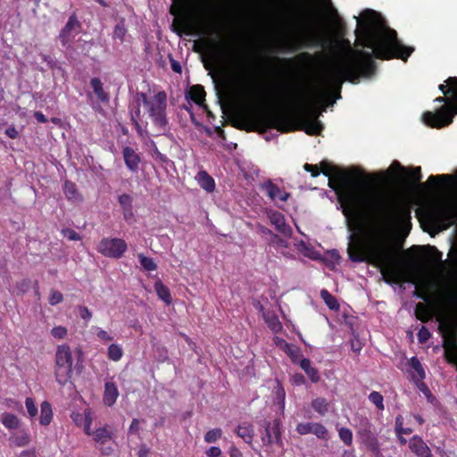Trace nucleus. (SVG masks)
Returning <instances> with one entry per match:
<instances>
[{
    "mask_svg": "<svg viewBox=\"0 0 457 457\" xmlns=\"http://www.w3.org/2000/svg\"><path fill=\"white\" fill-rule=\"evenodd\" d=\"M321 172L329 177L328 185L338 193L348 230L347 253L353 262H368L379 268L386 282L409 281V275L393 257L391 232L399 221L411 219L408 207H395L368 186L348 183L345 171L327 162Z\"/></svg>",
    "mask_w": 457,
    "mask_h": 457,
    "instance_id": "nucleus-1",
    "label": "nucleus"
},
{
    "mask_svg": "<svg viewBox=\"0 0 457 457\" xmlns=\"http://www.w3.org/2000/svg\"><path fill=\"white\" fill-rule=\"evenodd\" d=\"M345 52L336 58L328 67L326 75L320 87L308 93H301L283 100L286 105L311 112L324 100L332 90L337 91V98H340V91L344 81L353 84L360 82L361 77H370L375 72L376 65L372 54L363 50H354L349 40L344 39Z\"/></svg>",
    "mask_w": 457,
    "mask_h": 457,
    "instance_id": "nucleus-2",
    "label": "nucleus"
},
{
    "mask_svg": "<svg viewBox=\"0 0 457 457\" xmlns=\"http://www.w3.org/2000/svg\"><path fill=\"white\" fill-rule=\"evenodd\" d=\"M357 26L354 30L356 44L372 50L376 58L389 60L400 58L406 62L414 51L403 46L395 29L389 28L383 16L371 9L364 10L360 17L354 16Z\"/></svg>",
    "mask_w": 457,
    "mask_h": 457,
    "instance_id": "nucleus-3",
    "label": "nucleus"
},
{
    "mask_svg": "<svg viewBox=\"0 0 457 457\" xmlns=\"http://www.w3.org/2000/svg\"><path fill=\"white\" fill-rule=\"evenodd\" d=\"M429 295L443 337L445 356L449 362H457V284L442 278Z\"/></svg>",
    "mask_w": 457,
    "mask_h": 457,
    "instance_id": "nucleus-4",
    "label": "nucleus"
},
{
    "mask_svg": "<svg viewBox=\"0 0 457 457\" xmlns=\"http://www.w3.org/2000/svg\"><path fill=\"white\" fill-rule=\"evenodd\" d=\"M286 46L292 52L303 48L322 49L325 42L321 32L309 17L287 21L282 26Z\"/></svg>",
    "mask_w": 457,
    "mask_h": 457,
    "instance_id": "nucleus-5",
    "label": "nucleus"
},
{
    "mask_svg": "<svg viewBox=\"0 0 457 457\" xmlns=\"http://www.w3.org/2000/svg\"><path fill=\"white\" fill-rule=\"evenodd\" d=\"M446 86L440 85L439 89L447 95L449 92L454 94L453 99L450 100L448 104L439 107L436 112H425L422 115L423 122L431 128L441 129L450 125L453 122L454 113H457V78H449Z\"/></svg>",
    "mask_w": 457,
    "mask_h": 457,
    "instance_id": "nucleus-6",
    "label": "nucleus"
},
{
    "mask_svg": "<svg viewBox=\"0 0 457 457\" xmlns=\"http://www.w3.org/2000/svg\"><path fill=\"white\" fill-rule=\"evenodd\" d=\"M79 357L74 368L72 366L73 360L71 347L66 345H58L55 352V365H54V377L56 382L64 386L71 382L73 371L75 370L78 375L82 372L83 366L80 363L81 352L78 351Z\"/></svg>",
    "mask_w": 457,
    "mask_h": 457,
    "instance_id": "nucleus-7",
    "label": "nucleus"
},
{
    "mask_svg": "<svg viewBox=\"0 0 457 457\" xmlns=\"http://www.w3.org/2000/svg\"><path fill=\"white\" fill-rule=\"evenodd\" d=\"M236 127L239 129L246 131H261L262 133L267 131L269 129H280L281 124L277 116L265 115V116H250L244 117L237 122Z\"/></svg>",
    "mask_w": 457,
    "mask_h": 457,
    "instance_id": "nucleus-8",
    "label": "nucleus"
},
{
    "mask_svg": "<svg viewBox=\"0 0 457 457\" xmlns=\"http://www.w3.org/2000/svg\"><path fill=\"white\" fill-rule=\"evenodd\" d=\"M179 27L187 35H212L216 30V26L213 22H206L199 18L191 19L188 16L179 21Z\"/></svg>",
    "mask_w": 457,
    "mask_h": 457,
    "instance_id": "nucleus-9",
    "label": "nucleus"
},
{
    "mask_svg": "<svg viewBox=\"0 0 457 457\" xmlns=\"http://www.w3.org/2000/svg\"><path fill=\"white\" fill-rule=\"evenodd\" d=\"M127 243L121 238H103L98 245V252L103 255L119 259L127 251Z\"/></svg>",
    "mask_w": 457,
    "mask_h": 457,
    "instance_id": "nucleus-10",
    "label": "nucleus"
},
{
    "mask_svg": "<svg viewBox=\"0 0 457 457\" xmlns=\"http://www.w3.org/2000/svg\"><path fill=\"white\" fill-rule=\"evenodd\" d=\"M262 426L264 428V433L262 435V442L264 445H271L276 444L279 447L283 446L281 436V422L279 420L269 421L263 420Z\"/></svg>",
    "mask_w": 457,
    "mask_h": 457,
    "instance_id": "nucleus-11",
    "label": "nucleus"
},
{
    "mask_svg": "<svg viewBox=\"0 0 457 457\" xmlns=\"http://www.w3.org/2000/svg\"><path fill=\"white\" fill-rule=\"evenodd\" d=\"M81 23L79 21L76 14H71L65 26L59 33L58 39L61 41L62 46L69 48L75 37L80 32Z\"/></svg>",
    "mask_w": 457,
    "mask_h": 457,
    "instance_id": "nucleus-12",
    "label": "nucleus"
},
{
    "mask_svg": "<svg viewBox=\"0 0 457 457\" xmlns=\"http://www.w3.org/2000/svg\"><path fill=\"white\" fill-rule=\"evenodd\" d=\"M435 218L441 229H447L457 220V207L453 204H442L435 212Z\"/></svg>",
    "mask_w": 457,
    "mask_h": 457,
    "instance_id": "nucleus-13",
    "label": "nucleus"
},
{
    "mask_svg": "<svg viewBox=\"0 0 457 457\" xmlns=\"http://www.w3.org/2000/svg\"><path fill=\"white\" fill-rule=\"evenodd\" d=\"M358 435L361 437V442L367 446V448L375 454L379 453L380 445L378 438L371 431V424L368 420L361 422V426L358 431Z\"/></svg>",
    "mask_w": 457,
    "mask_h": 457,
    "instance_id": "nucleus-14",
    "label": "nucleus"
},
{
    "mask_svg": "<svg viewBox=\"0 0 457 457\" xmlns=\"http://www.w3.org/2000/svg\"><path fill=\"white\" fill-rule=\"evenodd\" d=\"M389 170L391 172L397 170L402 171L403 174L401 175L399 180L400 182L406 185H415L420 183L422 179L420 167H414L411 170V174H406V170L401 165V163L397 161H395L389 167Z\"/></svg>",
    "mask_w": 457,
    "mask_h": 457,
    "instance_id": "nucleus-15",
    "label": "nucleus"
},
{
    "mask_svg": "<svg viewBox=\"0 0 457 457\" xmlns=\"http://www.w3.org/2000/svg\"><path fill=\"white\" fill-rule=\"evenodd\" d=\"M295 430L300 435L313 434L320 439L328 440V429L317 422L299 423Z\"/></svg>",
    "mask_w": 457,
    "mask_h": 457,
    "instance_id": "nucleus-16",
    "label": "nucleus"
},
{
    "mask_svg": "<svg viewBox=\"0 0 457 457\" xmlns=\"http://www.w3.org/2000/svg\"><path fill=\"white\" fill-rule=\"evenodd\" d=\"M267 216L278 233L287 237H291L292 228L286 223L285 216L281 212L270 210L267 212Z\"/></svg>",
    "mask_w": 457,
    "mask_h": 457,
    "instance_id": "nucleus-17",
    "label": "nucleus"
},
{
    "mask_svg": "<svg viewBox=\"0 0 457 457\" xmlns=\"http://www.w3.org/2000/svg\"><path fill=\"white\" fill-rule=\"evenodd\" d=\"M409 448L417 457H433L429 447L419 436H413L409 440Z\"/></svg>",
    "mask_w": 457,
    "mask_h": 457,
    "instance_id": "nucleus-18",
    "label": "nucleus"
},
{
    "mask_svg": "<svg viewBox=\"0 0 457 457\" xmlns=\"http://www.w3.org/2000/svg\"><path fill=\"white\" fill-rule=\"evenodd\" d=\"M148 109L149 116L166 111L167 96L164 91H160L154 95V99L145 105Z\"/></svg>",
    "mask_w": 457,
    "mask_h": 457,
    "instance_id": "nucleus-19",
    "label": "nucleus"
},
{
    "mask_svg": "<svg viewBox=\"0 0 457 457\" xmlns=\"http://www.w3.org/2000/svg\"><path fill=\"white\" fill-rule=\"evenodd\" d=\"M122 154L127 168L132 172H137L141 162L140 156L129 146H125L122 149Z\"/></svg>",
    "mask_w": 457,
    "mask_h": 457,
    "instance_id": "nucleus-20",
    "label": "nucleus"
},
{
    "mask_svg": "<svg viewBox=\"0 0 457 457\" xmlns=\"http://www.w3.org/2000/svg\"><path fill=\"white\" fill-rule=\"evenodd\" d=\"M318 114L307 116L303 120L304 131L309 135H319L323 129V124L318 120Z\"/></svg>",
    "mask_w": 457,
    "mask_h": 457,
    "instance_id": "nucleus-21",
    "label": "nucleus"
},
{
    "mask_svg": "<svg viewBox=\"0 0 457 457\" xmlns=\"http://www.w3.org/2000/svg\"><path fill=\"white\" fill-rule=\"evenodd\" d=\"M261 187L267 192L268 196L271 200H274L275 198L278 197L279 200L286 202L290 196L289 193H282L280 188L277 185H275L270 179L262 184Z\"/></svg>",
    "mask_w": 457,
    "mask_h": 457,
    "instance_id": "nucleus-22",
    "label": "nucleus"
},
{
    "mask_svg": "<svg viewBox=\"0 0 457 457\" xmlns=\"http://www.w3.org/2000/svg\"><path fill=\"white\" fill-rule=\"evenodd\" d=\"M71 418L77 426H83L84 431L87 435H91L90 427L92 423V419L89 411H86L84 413L72 412Z\"/></svg>",
    "mask_w": 457,
    "mask_h": 457,
    "instance_id": "nucleus-23",
    "label": "nucleus"
},
{
    "mask_svg": "<svg viewBox=\"0 0 457 457\" xmlns=\"http://www.w3.org/2000/svg\"><path fill=\"white\" fill-rule=\"evenodd\" d=\"M119 395V391L113 382L108 381L104 384V403L107 406H112Z\"/></svg>",
    "mask_w": 457,
    "mask_h": 457,
    "instance_id": "nucleus-24",
    "label": "nucleus"
},
{
    "mask_svg": "<svg viewBox=\"0 0 457 457\" xmlns=\"http://www.w3.org/2000/svg\"><path fill=\"white\" fill-rule=\"evenodd\" d=\"M150 117L152 118L153 122L158 131L156 136L166 135L167 131L169 130V121L166 116V111L156 113Z\"/></svg>",
    "mask_w": 457,
    "mask_h": 457,
    "instance_id": "nucleus-25",
    "label": "nucleus"
},
{
    "mask_svg": "<svg viewBox=\"0 0 457 457\" xmlns=\"http://www.w3.org/2000/svg\"><path fill=\"white\" fill-rule=\"evenodd\" d=\"M90 86L92 87L94 93L96 95L97 98L103 104H108L110 101V96L107 92L104 91L103 83L99 78H93L90 80Z\"/></svg>",
    "mask_w": 457,
    "mask_h": 457,
    "instance_id": "nucleus-26",
    "label": "nucleus"
},
{
    "mask_svg": "<svg viewBox=\"0 0 457 457\" xmlns=\"http://www.w3.org/2000/svg\"><path fill=\"white\" fill-rule=\"evenodd\" d=\"M196 179L199 186L209 193H212L215 189L214 179L204 170H201L197 173Z\"/></svg>",
    "mask_w": 457,
    "mask_h": 457,
    "instance_id": "nucleus-27",
    "label": "nucleus"
},
{
    "mask_svg": "<svg viewBox=\"0 0 457 457\" xmlns=\"http://www.w3.org/2000/svg\"><path fill=\"white\" fill-rule=\"evenodd\" d=\"M237 435L241 437L245 443L251 444L253 437V427L249 423H242L238 425L235 430Z\"/></svg>",
    "mask_w": 457,
    "mask_h": 457,
    "instance_id": "nucleus-28",
    "label": "nucleus"
},
{
    "mask_svg": "<svg viewBox=\"0 0 457 457\" xmlns=\"http://www.w3.org/2000/svg\"><path fill=\"white\" fill-rule=\"evenodd\" d=\"M232 67L243 77L247 74L245 59L242 53L237 52V55L230 56L229 58Z\"/></svg>",
    "mask_w": 457,
    "mask_h": 457,
    "instance_id": "nucleus-29",
    "label": "nucleus"
},
{
    "mask_svg": "<svg viewBox=\"0 0 457 457\" xmlns=\"http://www.w3.org/2000/svg\"><path fill=\"white\" fill-rule=\"evenodd\" d=\"M300 367L305 371L312 382L317 383L320 380V375L316 368L311 366V361L307 358H302L299 361Z\"/></svg>",
    "mask_w": 457,
    "mask_h": 457,
    "instance_id": "nucleus-30",
    "label": "nucleus"
},
{
    "mask_svg": "<svg viewBox=\"0 0 457 457\" xmlns=\"http://www.w3.org/2000/svg\"><path fill=\"white\" fill-rule=\"evenodd\" d=\"M53 417L51 404L47 401H44L40 405V418L39 422L42 426L50 424Z\"/></svg>",
    "mask_w": 457,
    "mask_h": 457,
    "instance_id": "nucleus-31",
    "label": "nucleus"
},
{
    "mask_svg": "<svg viewBox=\"0 0 457 457\" xmlns=\"http://www.w3.org/2000/svg\"><path fill=\"white\" fill-rule=\"evenodd\" d=\"M403 418L401 415H398L395 418V433L397 435L399 443L402 445H406L407 440L403 436V435H410L412 432V429L410 428H403Z\"/></svg>",
    "mask_w": 457,
    "mask_h": 457,
    "instance_id": "nucleus-32",
    "label": "nucleus"
},
{
    "mask_svg": "<svg viewBox=\"0 0 457 457\" xmlns=\"http://www.w3.org/2000/svg\"><path fill=\"white\" fill-rule=\"evenodd\" d=\"M154 290L160 299H162L166 304H170L172 298L170 295V289L162 281H156L154 283Z\"/></svg>",
    "mask_w": 457,
    "mask_h": 457,
    "instance_id": "nucleus-33",
    "label": "nucleus"
},
{
    "mask_svg": "<svg viewBox=\"0 0 457 457\" xmlns=\"http://www.w3.org/2000/svg\"><path fill=\"white\" fill-rule=\"evenodd\" d=\"M414 313L416 318L422 322H428L433 316L431 311L422 303L416 304Z\"/></svg>",
    "mask_w": 457,
    "mask_h": 457,
    "instance_id": "nucleus-34",
    "label": "nucleus"
},
{
    "mask_svg": "<svg viewBox=\"0 0 457 457\" xmlns=\"http://www.w3.org/2000/svg\"><path fill=\"white\" fill-rule=\"evenodd\" d=\"M95 442L104 445L112 438L111 433L107 430L106 426L98 428L95 431H91Z\"/></svg>",
    "mask_w": 457,
    "mask_h": 457,
    "instance_id": "nucleus-35",
    "label": "nucleus"
},
{
    "mask_svg": "<svg viewBox=\"0 0 457 457\" xmlns=\"http://www.w3.org/2000/svg\"><path fill=\"white\" fill-rule=\"evenodd\" d=\"M0 420L3 425L8 429H15L20 426V420L16 415L4 412L1 414Z\"/></svg>",
    "mask_w": 457,
    "mask_h": 457,
    "instance_id": "nucleus-36",
    "label": "nucleus"
},
{
    "mask_svg": "<svg viewBox=\"0 0 457 457\" xmlns=\"http://www.w3.org/2000/svg\"><path fill=\"white\" fill-rule=\"evenodd\" d=\"M322 55L321 53L319 54L318 57L315 58L313 55H312L311 54H309L308 52H303V53H301L298 56H297V59L298 61L303 62V68L305 70H311L314 67V65L316 64L317 62V59L318 58H320Z\"/></svg>",
    "mask_w": 457,
    "mask_h": 457,
    "instance_id": "nucleus-37",
    "label": "nucleus"
},
{
    "mask_svg": "<svg viewBox=\"0 0 457 457\" xmlns=\"http://www.w3.org/2000/svg\"><path fill=\"white\" fill-rule=\"evenodd\" d=\"M189 96L195 103L201 104L204 101L205 92L201 85H195L190 87Z\"/></svg>",
    "mask_w": 457,
    "mask_h": 457,
    "instance_id": "nucleus-38",
    "label": "nucleus"
},
{
    "mask_svg": "<svg viewBox=\"0 0 457 457\" xmlns=\"http://www.w3.org/2000/svg\"><path fill=\"white\" fill-rule=\"evenodd\" d=\"M320 296L330 310L336 311L339 309L337 300L328 290L322 289L320 291Z\"/></svg>",
    "mask_w": 457,
    "mask_h": 457,
    "instance_id": "nucleus-39",
    "label": "nucleus"
},
{
    "mask_svg": "<svg viewBox=\"0 0 457 457\" xmlns=\"http://www.w3.org/2000/svg\"><path fill=\"white\" fill-rule=\"evenodd\" d=\"M118 202L122 208V211L126 212H129L132 215V197L128 194H122L118 197Z\"/></svg>",
    "mask_w": 457,
    "mask_h": 457,
    "instance_id": "nucleus-40",
    "label": "nucleus"
},
{
    "mask_svg": "<svg viewBox=\"0 0 457 457\" xmlns=\"http://www.w3.org/2000/svg\"><path fill=\"white\" fill-rule=\"evenodd\" d=\"M312 407L313 410L321 414L324 415L328 411V403L325 398H316L312 403Z\"/></svg>",
    "mask_w": 457,
    "mask_h": 457,
    "instance_id": "nucleus-41",
    "label": "nucleus"
},
{
    "mask_svg": "<svg viewBox=\"0 0 457 457\" xmlns=\"http://www.w3.org/2000/svg\"><path fill=\"white\" fill-rule=\"evenodd\" d=\"M63 191H64L65 196L69 200L77 199L79 197V193H78L77 187H76L75 183H73L70 180H66L64 182Z\"/></svg>",
    "mask_w": 457,
    "mask_h": 457,
    "instance_id": "nucleus-42",
    "label": "nucleus"
},
{
    "mask_svg": "<svg viewBox=\"0 0 457 457\" xmlns=\"http://www.w3.org/2000/svg\"><path fill=\"white\" fill-rule=\"evenodd\" d=\"M138 260L142 268L146 271H154L157 269V265L153 258L146 257L143 253H139Z\"/></svg>",
    "mask_w": 457,
    "mask_h": 457,
    "instance_id": "nucleus-43",
    "label": "nucleus"
},
{
    "mask_svg": "<svg viewBox=\"0 0 457 457\" xmlns=\"http://www.w3.org/2000/svg\"><path fill=\"white\" fill-rule=\"evenodd\" d=\"M428 250V253L430 255L431 260L434 262H438L441 268H444L445 262L442 260L443 253L442 252L438 251L436 246L433 245H428L426 246Z\"/></svg>",
    "mask_w": 457,
    "mask_h": 457,
    "instance_id": "nucleus-44",
    "label": "nucleus"
},
{
    "mask_svg": "<svg viewBox=\"0 0 457 457\" xmlns=\"http://www.w3.org/2000/svg\"><path fill=\"white\" fill-rule=\"evenodd\" d=\"M109 359L117 361L122 357V349L120 345L112 344L108 347Z\"/></svg>",
    "mask_w": 457,
    "mask_h": 457,
    "instance_id": "nucleus-45",
    "label": "nucleus"
},
{
    "mask_svg": "<svg viewBox=\"0 0 457 457\" xmlns=\"http://www.w3.org/2000/svg\"><path fill=\"white\" fill-rule=\"evenodd\" d=\"M31 287L32 281L29 278H23L16 283L15 289L18 295H24Z\"/></svg>",
    "mask_w": 457,
    "mask_h": 457,
    "instance_id": "nucleus-46",
    "label": "nucleus"
},
{
    "mask_svg": "<svg viewBox=\"0 0 457 457\" xmlns=\"http://www.w3.org/2000/svg\"><path fill=\"white\" fill-rule=\"evenodd\" d=\"M285 351L291 357L293 362L299 363V357L301 356L300 350L293 345L285 344Z\"/></svg>",
    "mask_w": 457,
    "mask_h": 457,
    "instance_id": "nucleus-47",
    "label": "nucleus"
},
{
    "mask_svg": "<svg viewBox=\"0 0 457 457\" xmlns=\"http://www.w3.org/2000/svg\"><path fill=\"white\" fill-rule=\"evenodd\" d=\"M338 435L340 439L345 443L346 445H351L353 442V433L352 431L347 428H341L338 431Z\"/></svg>",
    "mask_w": 457,
    "mask_h": 457,
    "instance_id": "nucleus-48",
    "label": "nucleus"
},
{
    "mask_svg": "<svg viewBox=\"0 0 457 457\" xmlns=\"http://www.w3.org/2000/svg\"><path fill=\"white\" fill-rule=\"evenodd\" d=\"M410 365L417 372L420 379L425 378V370L422 368V365L417 357L411 358Z\"/></svg>",
    "mask_w": 457,
    "mask_h": 457,
    "instance_id": "nucleus-49",
    "label": "nucleus"
},
{
    "mask_svg": "<svg viewBox=\"0 0 457 457\" xmlns=\"http://www.w3.org/2000/svg\"><path fill=\"white\" fill-rule=\"evenodd\" d=\"M369 400L374 403L378 409L384 410L383 396L380 393L373 391L369 395Z\"/></svg>",
    "mask_w": 457,
    "mask_h": 457,
    "instance_id": "nucleus-50",
    "label": "nucleus"
},
{
    "mask_svg": "<svg viewBox=\"0 0 457 457\" xmlns=\"http://www.w3.org/2000/svg\"><path fill=\"white\" fill-rule=\"evenodd\" d=\"M222 435V431L220 428H214L212 430H209L205 436L204 440L207 443H214L216 442Z\"/></svg>",
    "mask_w": 457,
    "mask_h": 457,
    "instance_id": "nucleus-51",
    "label": "nucleus"
},
{
    "mask_svg": "<svg viewBox=\"0 0 457 457\" xmlns=\"http://www.w3.org/2000/svg\"><path fill=\"white\" fill-rule=\"evenodd\" d=\"M62 235L71 241H79L81 239V237L75 230L66 228H62L61 231Z\"/></svg>",
    "mask_w": 457,
    "mask_h": 457,
    "instance_id": "nucleus-52",
    "label": "nucleus"
},
{
    "mask_svg": "<svg viewBox=\"0 0 457 457\" xmlns=\"http://www.w3.org/2000/svg\"><path fill=\"white\" fill-rule=\"evenodd\" d=\"M417 336L419 342L420 344H425L430 338L431 334L425 326H422L420 328Z\"/></svg>",
    "mask_w": 457,
    "mask_h": 457,
    "instance_id": "nucleus-53",
    "label": "nucleus"
},
{
    "mask_svg": "<svg viewBox=\"0 0 457 457\" xmlns=\"http://www.w3.org/2000/svg\"><path fill=\"white\" fill-rule=\"evenodd\" d=\"M63 300L62 294L57 290H51L49 296V303L51 305H55L61 303Z\"/></svg>",
    "mask_w": 457,
    "mask_h": 457,
    "instance_id": "nucleus-54",
    "label": "nucleus"
},
{
    "mask_svg": "<svg viewBox=\"0 0 457 457\" xmlns=\"http://www.w3.org/2000/svg\"><path fill=\"white\" fill-rule=\"evenodd\" d=\"M25 405L28 411V413L30 417H35L37 414V408L34 403V401L32 398L28 397L25 401Z\"/></svg>",
    "mask_w": 457,
    "mask_h": 457,
    "instance_id": "nucleus-55",
    "label": "nucleus"
},
{
    "mask_svg": "<svg viewBox=\"0 0 457 457\" xmlns=\"http://www.w3.org/2000/svg\"><path fill=\"white\" fill-rule=\"evenodd\" d=\"M270 244L278 247H287V242L276 234H273L272 237H270Z\"/></svg>",
    "mask_w": 457,
    "mask_h": 457,
    "instance_id": "nucleus-56",
    "label": "nucleus"
},
{
    "mask_svg": "<svg viewBox=\"0 0 457 457\" xmlns=\"http://www.w3.org/2000/svg\"><path fill=\"white\" fill-rule=\"evenodd\" d=\"M51 334L54 338L61 339V338H63L67 335V329H66V328H64L62 326L54 327L51 330Z\"/></svg>",
    "mask_w": 457,
    "mask_h": 457,
    "instance_id": "nucleus-57",
    "label": "nucleus"
},
{
    "mask_svg": "<svg viewBox=\"0 0 457 457\" xmlns=\"http://www.w3.org/2000/svg\"><path fill=\"white\" fill-rule=\"evenodd\" d=\"M451 179H452L451 175H447V174H443V175H431V176H429L428 182H429V183H434V182H437V181H439V180L448 182V181H450Z\"/></svg>",
    "mask_w": 457,
    "mask_h": 457,
    "instance_id": "nucleus-58",
    "label": "nucleus"
},
{
    "mask_svg": "<svg viewBox=\"0 0 457 457\" xmlns=\"http://www.w3.org/2000/svg\"><path fill=\"white\" fill-rule=\"evenodd\" d=\"M328 255L330 257V260L326 262V264L328 267L333 266L335 263H337L340 260V255L337 250L329 252Z\"/></svg>",
    "mask_w": 457,
    "mask_h": 457,
    "instance_id": "nucleus-59",
    "label": "nucleus"
},
{
    "mask_svg": "<svg viewBox=\"0 0 457 457\" xmlns=\"http://www.w3.org/2000/svg\"><path fill=\"white\" fill-rule=\"evenodd\" d=\"M276 395H277L278 403L280 404L282 406V408H283L284 407V401H285L286 393H285V390L282 387V386L278 385L277 386V388H276Z\"/></svg>",
    "mask_w": 457,
    "mask_h": 457,
    "instance_id": "nucleus-60",
    "label": "nucleus"
},
{
    "mask_svg": "<svg viewBox=\"0 0 457 457\" xmlns=\"http://www.w3.org/2000/svg\"><path fill=\"white\" fill-rule=\"evenodd\" d=\"M351 348L354 353H359L362 348L361 342L357 338L355 335H353V337L350 340Z\"/></svg>",
    "mask_w": 457,
    "mask_h": 457,
    "instance_id": "nucleus-61",
    "label": "nucleus"
},
{
    "mask_svg": "<svg viewBox=\"0 0 457 457\" xmlns=\"http://www.w3.org/2000/svg\"><path fill=\"white\" fill-rule=\"evenodd\" d=\"M79 316L85 320H88L91 319L92 317V313L91 312L88 310L87 307L86 306H79Z\"/></svg>",
    "mask_w": 457,
    "mask_h": 457,
    "instance_id": "nucleus-62",
    "label": "nucleus"
},
{
    "mask_svg": "<svg viewBox=\"0 0 457 457\" xmlns=\"http://www.w3.org/2000/svg\"><path fill=\"white\" fill-rule=\"evenodd\" d=\"M303 168L306 171L311 172L312 177H317L320 173L317 165L305 163Z\"/></svg>",
    "mask_w": 457,
    "mask_h": 457,
    "instance_id": "nucleus-63",
    "label": "nucleus"
},
{
    "mask_svg": "<svg viewBox=\"0 0 457 457\" xmlns=\"http://www.w3.org/2000/svg\"><path fill=\"white\" fill-rule=\"evenodd\" d=\"M208 457H220L221 455V450L217 446H212L206 452Z\"/></svg>",
    "mask_w": 457,
    "mask_h": 457,
    "instance_id": "nucleus-64",
    "label": "nucleus"
}]
</instances>
